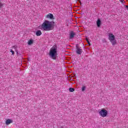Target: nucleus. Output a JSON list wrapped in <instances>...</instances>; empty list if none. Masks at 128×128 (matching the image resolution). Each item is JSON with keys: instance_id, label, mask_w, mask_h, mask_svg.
Returning a JSON list of instances; mask_svg holds the SVG:
<instances>
[{"instance_id": "obj_1", "label": "nucleus", "mask_w": 128, "mask_h": 128, "mask_svg": "<svg viewBox=\"0 0 128 128\" xmlns=\"http://www.w3.org/2000/svg\"><path fill=\"white\" fill-rule=\"evenodd\" d=\"M54 28V22H50L48 20H45L40 26V28L42 30H44V32H50V30H52Z\"/></svg>"}, {"instance_id": "obj_2", "label": "nucleus", "mask_w": 128, "mask_h": 128, "mask_svg": "<svg viewBox=\"0 0 128 128\" xmlns=\"http://www.w3.org/2000/svg\"><path fill=\"white\" fill-rule=\"evenodd\" d=\"M49 56L52 60H56L58 56V47L56 46H52L49 51Z\"/></svg>"}, {"instance_id": "obj_3", "label": "nucleus", "mask_w": 128, "mask_h": 128, "mask_svg": "<svg viewBox=\"0 0 128 128\" xmlns=\"http://www.w3.org/2000/svg\"><path fill=\"white\" fill-rule=\"evenodd\" d=\"M108 40L112 42V46H114L116 44V40L114 37V35L112 34H108Z\"/></svg>"}, {"instance_id": "obj_4", "label": "nucleus", "mask_w": 128, "mask_h": 128, "mask_svg": "<svg viewBox=\"0 0 128 128\" xmlns=\"http://www.w3.org/2000/svg\"><path fill=\"white\" fill-rule=\"evenodd\" d=\"M99 114L102 118H106L108 114V111L106 109H103L99 112Z\"/></svg>"}, {"instance_id": "obj_5", "label": "nucleus", "mask_w": 128, "mask_h": 128, "mask_svg": "<svg viewBox=\"0 0 128 128\" xmlns=\"http://www.w3.org/2000/svg\"><path fill=\"white\" fill-rule=\"evenodd\" d=\"M76 52L77 54H82V47L76 46Z\"/></svg>"}, {"instance_id": "obj_6", "label": "nucleus", "mask_w": 128, "mask_h": 128, "mask_svg": "<svg viewBox=\"0 0 128 128\" xmlns=\"http://www.w3.org/2000/svg\"><path fill=\"white\" fill-rule=\"evenodd\" d=\"M74 36H76V34H74V32L72 31L70 34V39L72 40L74 38Z\"/></svg>"}, {"instance_id": "obj_7", "label": "nucleus", "mask_w": 128, "mask_h": 128, "mask_svg": "<svg viewBox=\"0 0 128 128\" xmlns=\"http://www.w3.org/2000/svg\"><path fill=\"white\" fill-rule=\"evenodd\" d=\"M46 18H50V20L54 19V15L52 14H49L46 16Z\"/></svg>"}, {"instance_id": "obj_8", "label": "nucleus", "mask_w": 128, "mask_h": 128, "mask_svg": "<svg viewBox=\"0 0 128 128\" xmlns=\"http://www.w3.org/2000/svg\"><path fill=\"white\" fill-rule=\"evenodd\" d=\"M13 121L12 120H10V119H8L6 122V124L7 126H8V124H12Z\"/></svg>"}, {"instance_id": "obj_9", "label": "nucleus", "mask_w": 128, "mask_h": 128, "mask_svg": "<svg viewBox=\"0 0 128 128\" xmlns=\"http://www.w3.org/2000/svg\"><path fill=\"white\" fill-rule=\"evenodd\" d=\"M102 22L100 21V19L98 18L96 22V24L98 28H100V24Z\"/></svg>"}, {"instance_id": "obj_10", "label": "nucleus", "mask_w": 128, "mask_h": 128, "mask_svg": "<svg viewBox=\"0 0 128 128\" xmlns=\"http://www.w3.org/2000/svg\"><path fill=\"white\" fill-rule=\"evenodd\" d=\"M36 36H42V31L40 30H38L36 32Z\"/></svg>"}, {"instance_id": "obj_11", "label": "nucleus", "mask_w": 128, "mask_h": 128, "mask_svg": "<svg viewBox=\"0 0 128 128\" xmlns=\"http://www.w3.org/2000/svg\"><path fill=\"white\" fill-rule=\"evenodd\" d=\"M34 44V40H30L28 41V44L29 46H30V44Z\"/></svg>"}, {"instance_id": "obj_12", "label": "nucleus", "mask_w": 128, "mask_h": 128, "mask_svg": "<svg viewBox=\"0 0 128 128\" xmlns=\"http://www.w3.org/2000/svg\"><path fill=\"white\" fill-rule=\"evenodd\" d=\"M12 48H14L16 52H18V50H16V48H18V46H16L15 45L12 46Z\"/></svg>"}, {"instance_id": "obj_13", "label": "nucleus", "mask_w": 128, "mask_h": 128, "mask_svg": "<svg viewBox=\"0 0 128 128\" xmlns=\"http://www.w3.org/2000/svg\"><path fill=\"white\" fill-rule=\"evenodd\" d=\"M69 90L70 92H74V88H70Z\"/></svg>"}, {"instance_id": "obj_14", "label": "nucleus", "mask_w": 128, "mask_h": 128, "mask_svg": "<svg viewBox=\"0 0 128 128\" xmlns=\"http://www.w3.org/2000/svg\"><path fill=\"white\" fill-rule=\"evenodd\" d=\"M82 92H84V90H86V86H84L82 87Z\"/></svg>"}, {"instance_id": "obj_15", "label": "nucleus", "mask_w": 128, "mask_h": 128, "mask_svg": "<svg viewBox=\"0 0 128 128\" xmlns=\"http://www.w3.org/2000/svg\"><path fill=\"white\" fill-rule=\"evenodd\" d=\"M10 52H12V54H14V52L12 50H10Z\"/></svg>"}, {"instance_id": "obj_16", "label": "nucleus", "mask_w": 128, "mask_h": 128, "mask_svg": "<svg viewBox=\"0 0 128 128\" xmlns=\"http://www.w3.org/2000/svg\"><path fill=\"white\" fill-rule=\"evenodd\" d=\"M86 40L88 44H89V46H90V41H88V38H86Z\"/></svg>"}, {"instance_id": "obj_17", "label": "nucleus", "mask_w": 128, "mask_h": 128, "mask_svg": "<svg viewBox=\"0 0 128 128\" xmlns=\"http://www.w3.org/2000/svg\"><path fill=\"white\" fill-rule=\"evenodd\" d=\"M2 2H0V8H2Z\"/></svg>"}]
</instances>
